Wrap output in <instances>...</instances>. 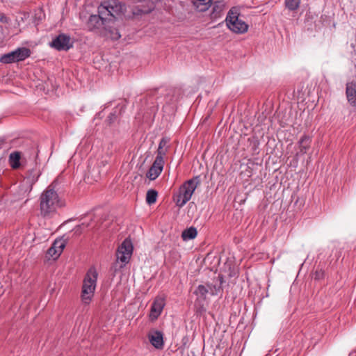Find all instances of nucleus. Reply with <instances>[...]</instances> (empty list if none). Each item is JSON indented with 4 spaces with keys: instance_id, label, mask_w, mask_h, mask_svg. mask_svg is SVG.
Instances as JSON below:
<instances>
[{
    "instance_id": "f257e3e1",
    "label": "nucleus",
    "mask_w": 356,
    "mask_h": 356,
    "mask_svg": "<svg viewBox=\"0 0 356 356\" xmlns=\"http://www.w3.org/2000/svg\"><path fill=\"white\" fill-rule=\"evenodd\" d=\"M65 200L56 191V183H51L40 196V211L42 216H53L58 208L65 207Z\"/></svg>"
},
{
    "instance_id": "f03ea898",
    "label": "nucleus",
    "mask_w": 356,
    "mask_h": 356,
    "mask_svg": "<svg viewBox=\"0 0 356 356\" xmlns=\"http://www.w3.org/2000/svg\"><path fill=\"white\" fill-rule=\"evenodd\" d=\"M98 273L94 267L90 268L83 281L81 299L84 304H89L91 301L97 286Z\"/></svg>"
},
{
    "instance_id": "7ed1b4c3",
    "label": "nucleus",
    "mask_w": 356,
    "mask_h": 356,
    "mask_svg": "<svg viewBox=\"0 0 356 356\" xmlns=\"http://www.w3.org/2000/svg\"><path fill=\"white\" fill-rule=\"evenodd\" d=\"M200 177L197 176L185 181L180 187L179 195L177 197L176 204L182 207L191 198L195 190L200 185Z\"/></svg>"
},
{
    "instance_id": "20e7f679",
    "label": "nucleus",
    "mask_w": 356,
    "mask_h": 356,
    "mask_svg": "<svg viewBox=\"0 0 356 356\" xmlns=\"http://www.w3.org/2000/svg\"><path fill=\"white\" fill-rule=\"evenodd\" d=\"M226 24L228 29L238 34H243L248 31V25L240 17L239 10L233 7L228 12L226 19Z\"/></svg>"
},
{
    "instance_id": "39448f33",
    "label": "nucleus",
    "mask_w": 356,
    "mask_h": 356,
    "mask_svg": "<svg viewBox=\"0 0 356 356\" xmlns=\"http://www.w3.org/2000/svg\"><path fill=\"white\" fill-rule=\"evenodd\" d=\"M123 6L118 0H108L103 2L98 7V13L105 17L108 22L113 21L120 13L122 12Z\"/></svg>"
},
{
    "instance_id": "423d86ee",
    "label": "nucleus",
    "mask_w": 356,
    "mask_h": 356,
    "mask_svg": "<svg viewBox=\"0 0 356 356\" xmlns=\"http://www.w3.org/2000/svg\"><path fill=\"white\" fill-rule=\"evenodd\" d=\"M133 252V245L131 240L126 238L118 247L116 252L117 261L122 263L120 268L127 264Z\"/></svg>"
},
{
    "instance_id": "0eeeda50",
    "label": "nucleus",
    "mask_w": 356,
    "mask_h": 356,
    "mask_svg": "<svg viewBox=\"0 0 356 356\" xmlns=\"http://www.w3.org/2000/svg\"><path fill=\"white\" fill-rule=\"evenodd\" d=\"M51 46L58 51H67L72 47V42L70 36L60 34L52 40Z\"/></svg>"
},
{
    "instance_id": "6e6552de",
    "label": "nucleus",
    "mask_w": 356,
    "mask_h": 356,
    "mask_svg": "<svg viewBox=\"0 0 356 356\" xmlns=\"http://www.w3.org/2000/svg\"><path fill=\"white\" fill-rule=\"evenodd\" d=\"M65 247V241L62 239H56L52 245L48 249L46 257L48 259H57L63 251Z\"/></svg>"
},
{
    "instance_id": "1a4fd4ad",
    "label": "nucleus",
    "mask_w": 356,
    "mask_h": 356,
    "mask_svg": "<svg viewBox=\"0 0 356 356\" xmlns=\"http://www.w3.org/2000/svg\"><path fill=\"white\" fill-rule=\"evenodd\" d=\"M165 305V299L162 297H156L154 300L150 311V318L156 319L161 314Z\"/></svg>"
},
{
    "instance_id": "9d476101",
    "label": "nucleus",
    "mask_w": 356,
    "mask_h": 356,
    "mask_svg": "<svg viewBox=\"0 0 356 356\" xmlns=\"http://www.w3.org/2000/svg\"><path fill=\"white\" fill-rule=\"evenodd\" d=\"M165 161H160V160H157L155 159L152 165L147 172V177L150 180H154L156 179L159 175L161 173Z\"/></svg>"
},
{
    "instance_id": "9b49d317",
    "label": "nucleus",
    "mask_w": 356,
    "mask_h": 356,
    "mask_svg": "<svg viewBox=\"0 0 356 356\" xmlns=\"http://www.w3.org/2000/svg\"><path fill=\"white\" fill-rule=\"evenodd\" d=\"M148 339L151 344L156 349H162L163 347V337L160 331L152 330L148 334Z\"/></svg>"
},
{
    "instance_id": "f8f14e48",
    "label": "nucleus",
    "mask_w": 356,
    "mask_h": 356,
    "mask_svg": "<svg viewBox=\"0 0 356 356\" xmlns=\"http://www.w3.org/2000/svg\"><path fill=\"white\" fill-rule=\"evenodd\" d=\"M170 138L168 137H163L161 139L157 149L156 159L160 160V161H164V157L170 148Z\"/></svg>"
},
{
    "instance_id": "ddd939ff",
    "label": "nucleus",
    "mask_w": 356,
    "mask_h": 356,
    "mask_svg": "<svg viewBox=\"0 0 356 356\" xmlns=\"http://www.w3.org/2000/svg\"><path fill=\"white\" fill-rule=\"evenodd\" d=\"M107 22L105 17L102 16V14L98 13V15H92L90 17L88 22V27L90 30L99 29Z\"/></svg>"
},
{
    "instance_id": "4468645a",
    "label": "nucleus",
    "mask_w": 356,
    "mask_h": 356,
    "mask_svg": "<svg viewBox=\"0 0 356 356\" xmlns=\"http://www.w3.org/2000/svg\"><path fill=\"white\" fill-rule=\"evenodd\" d=\"M346 94L348 103L356 107V82H350L346 84Z\"/></svg>"
},
{
    "instance_id": "2eb2a0df",
    "label": "nucleus",
    "mask_w": 356,
    "mask_h": 356,
    "mask_svg": "<svg viewBox=\"0 0 356 356\" xmlns=\"http://www.w3.org/2000/svg\"><path fill=\"white\" fill-rule=\"evenodd\" d=\"M311 138L307 135H303L299 142H298V147H299V152L297 153V154H305L307 153V150L310 147L311 145Z\"/></svg>"
},
{
    "instance_id": "dca6fc26",
    "label": "nucleus",
    "mask_w": 356,
    "mask_h": 356,
    "mask_svg": "<svg viewBox=\"0 0 356 356\" xmlns=\"http://www.w3.org/2000/svg\"><path fill=\"white\" fill-rule=\"evenodd\" d=\"M21 152L15 151L10 154L8 162L13 169H17L20 167Z\"/></svg>"
},
{
    "instance_id": "f3484780",
    "label": "nucleus",
    "mask_w": 356,
    "mask_h": 356,
    "mask_svg": "<svg viewBox=\"0 0 356 356\" xmlns=\"http://www.w3.org/2000/svg\"><path fill=\"white\" fill-rule=\"evenodd\" d=\"M13 53L17 62L25 60L31 54L30 49L26 47L18 48Z\"/></svg>"
},
{
    "instance_id": "a211bd4d",
    "label": "nucleus",
    "mask_w": 356,
    "mask_h": 356,
    "mask_svg": "<svg viewBox=\"0 0 356 356\" xmlns=\"http://www.w3.org/2000/svg\"><path fill=\"white\" fill-rule=\"evenodd\" d=\"M192 2L198 11L204 12L211 6V0H192Z\"/></svg>"
},
{
    "instance_id": "6ab92c4d",
    "label": "nucleus",
    "mask_w": 356,
    "mask_h": 356,
    "mask_svg": "<svg viewBox=\"0 0 356 356\" xmlns=\"http://www.w3.org/2000/svg\"><path fill=\"white\" fill-rule=\"evenodd\" d=\"M197 232L196 228L191 227L185 229L181 234V236L184 241L193 239L197 236Z\"/></svg>"
},
{
    "instance_id": "aec40b11",
    "label": "nucleus",
    "mask_w": 356,
    "mask_h": 356,
    "mask_svg": "<svg viewBox=\"0 0 356 356\" xmlns=\"http://www.w3.org/2000/svg\"><path fill=\"white\" fill-rule=\"evenodd\" d=\"M137 2L143 1V0H136ZM144 3L147 4V7L145 6H141L140 8H138V12L139 13H150L154 8L153 2L149 1V0H143Z\"/></svg>"
},
{
    "instance_id": "412c9836",
    "label": "nucleus",
    "mask_w": 356,
    "mask_h": 356,
    "mask_svg": "<svg viewBox=\"0 0 356 356\" xmlns=\"http://www.w3.org/2000/svg\"><path fill=\"white\" fill-rule=\"evenodd\" d=\"M158 193L155 190H149L146 195V202L149 205L156 202Z\"/></svg>"
},
{
    "instance_id": "4be33fe9",
    "label": "nucleus",
    "mask_w": 356,
    "mask_h": 356,
    "mask_svg": "<svg viewBox=\"0 0 356 356\" xmlns=\"http://www.w3.org/2000/svg\"><path fill=\"white\" fill-rule=\"evenodd\" d=\"M195 293L205 299L207 294L209 293L207 285H199L195 290Z\"/></svg>"
},
{
    "instance_id": "5701e85b",
    "label": "nucleus",
    "mask_w": 356,
    "mask_h": 356,
    "mask_svg": "<svg viewBox=\"0 0 356 356\" xmlns=\"http://www.w3.org/2000/svg\"><path fill=\"white\" fill-rule=\"evenodd\" d=\"M0 60L3 63H11L17 62V60L15 58V54H14L13 51H11L8 54H4L3 56H2L1 58H0Z\"/></svg>"
},
{
    "instance_id": "b1692460",
    "label": "nucleus",
    "mask_w": 356,
    "mask_h": 356,
    "mask_svg": "<svg viewBox=\"0 0 356 356\" xmlns=\"http://www.w3.org/2000/svg\"><path fill=\"white\" fill-rule=\"evenodd\" d=\"M300 3V0H285L286 7L290 10L298 9Z\"/></svg>"
},
{
    "instance_id": "393cba45",
    "label": "nucleus",
    "mask_w": 356,
    "mask_h": 356,
    "mask_svg": "<svg viewBox=\"0 0 356 356\" xmlns=\"http://www.w3.org/2000/svg\"><path fill=\"white\" fill-rule=\"evenodd\" d=\"M207 287L209 289V294H211L212 296L217 295L218 291L220 290V286H216L212 285V284H207Z\"/></svg>"
},
{
    "instance_id": "a878e982",
    "label": "nucleus",
    "mask_w": 356,
    "mask_h": 356,
    "mask_svg": "<svg viewBox=\"0 0 356 356\" xmlns=\"http://www.w3.org/2000/svg\"><path fill=\"white\" fill-rule=\"evenodd\" d=\"M117 110H115L113 112L111 113L110 115L107 118V121L109 124L113 123L117 119Z\"/></svg>"
},
{
    "instance_id": "bb28decb",
    "label": "nucleus",
    "mask_w": 356,
    "mask_h": 356,
    "mask_svg": "<svg viewBox=\"0 0 356 356\" xmlns=\"http://www.w3.org/2000/svg\"><path fill=\"white\" fill-rule=\"evenodd\" d=\"M120 38V35L118 32H115L113 35L112 36V38L114 40H118Z\"/></svg>"
},
{
    "instance_id": "cd10ccee",
    "label": "nucleus",
    "mask_w": 356,
    "mask_h": 356,
    "mask_svg": "<svg viewBox=\"0 0 356 356\" xmlns=\"http://www.w3.org/2000/svg\"><path fill=\"white\" fill-rule=\"evenodd\" d=\"M3 42V33H2V31L0 29V46L2 45Z\"/></svg>"
},
{
    "instance_id": "c85d7f7f",
    "label": "nucleus",
    "mask_w": 356,
    "mask_h": 356,
    "mask_svg": "<svg viewBox=\"0 0 356 356\" xmlns=\"http://www.w3.org/2000/svg\"><path fill=\"white\" fill-rule=\"evenodd\" d=\"M6 18L5 17H1V22H6Z\"/></svg>"
},
{
    "instance_id": "c756f323",
    "label": "nucleus",
    "mask_w": 356,
    "mask_h": 356,
    "mask_svg": "<svg viewBox=\"0 0 356 356\" xmlns=\"http://www.w3.org/2000/svg\"><path fill=\"white\" fill-rule=\"evenodd\" d=\"M38 176H37V177L35 179L33 178L32 180H31L32 183L35 182L37 181V179H38Z\"/></svg>"
},
{
    "instance_id": "7c9ffc66",
    "label": "nucleus",
    "mask_w": 356,
    "mask_h": 356,
    "mask_svg": "<svg viewBox=\"0 0 356 356\" xmlns=\"http://www.w3.org/2000/svg\"><path fill=\"white\" fill-rule=\"evenodd\" d=\"M101 164H102L103 165H106V162H104V161H102V162H101Z\"/></svg>"
}]
</instances>
